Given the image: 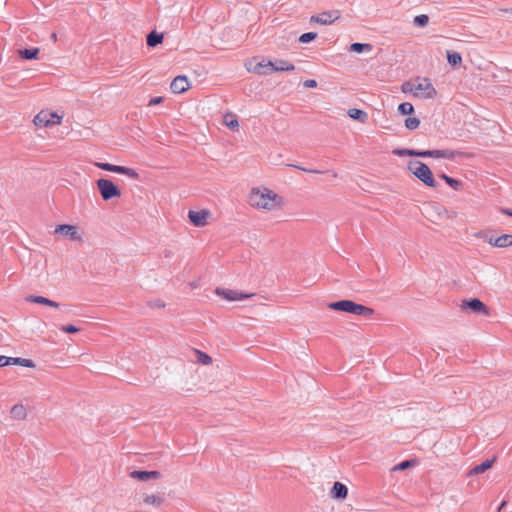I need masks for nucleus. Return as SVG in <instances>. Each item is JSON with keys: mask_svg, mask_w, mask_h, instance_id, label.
Here are the masks:
<instances>
[{"mask_svg": "<svg viewBox=\"0 0 512 512\" xmlns=\"http://www.w3.org/2000/svg\"><path fill=\"white\" fill-rule=\"evenodd\" d=\"M401 90L404 93H411L421 99H432L437 94L436 89L428 78L406 81L402 84Z\"/></svg>", "mask_w": 512, "mask_h": 512, "instance_id": "nucleus-1", "label": "nucleus"}, {"mask_svg": "<svg viewBox=\"0 0 512 512\" xmlns=\"http://www.w3.org/2000/svg\"><path fill=\"white\" fill-rule=\"evenodd\" d=\"M250 205L256 208L273 210L280 205V198L269 189H253L249 197Z\"/></svg>", "mask_w": 512, "mask_h": 512, "instance_id": "nucleus-2", "label": "nucleus"}, {"mask_svg": "<svg viewBox=\"0 0 512 512\" xmlns=\"http://www.w3.org/2000/svg\"><path fill=\"white\" fill-rule=\"evenodd\" d=\"M328 307L335 311H342L364 318H370L374 314V310L370 307L358 304L352 300H340L331 302Z\"/></svg>", "mask_w": 512, "mask_h": 512, "instance_id": "nucleus-3", "label": "nucleus"}, {"mask_svg": "<svg viewBox=\"0 0 512 512\" xmlns=\"http://www.w3.org/2000/svg\"><path fill=\"white\" fill-rule=\"evenodd\" d=\"M408 169L426 186L436 187L437 183L433 177V174L425 163L421 161H410L408 164Z\"/></svg>", "mask_w": 512, "mask_h": 512, "instance_id": "nucleus-4", "label": "nucleus"}, {"mask_svg": "<svg viewBox=\"0 0 512 512\" xmlns=\"http://www.w3.org/2000/svg\"><path fill=\"white\" fill-rule=\"evenodd\" d=\"M96 184L101 197L105 201L121 196L119 188L109 179L100 178L97 180Z\"/></svg>", "mask_w": 512, "mask_h": 512, "instance_id": "nucleus-5", "label": "nucleus"}, {"mask_svg": "<svg viewBox=\"0 0 512 512\" xmlns=\"http://www.w3.org/2000/svg\"><path fill=\"white\" fill-rule=\"evenodd\" d=\"M62 116H59L55 112L40 111L34 117V124L38 127H50L56 124H60Z\"/></svg>", "mask_w": 512, "mask_h": 512, "instance_id": "nucleus-6", "label": "nucleus"}, {"mask_svg": "<svg viewBox=\"0 0 512 512\" xmlns=\"http://www.w3.org/2000/svg\"><path fill=\"white\" fill-rule=\"evenodd\" d=\"M96 166L105 171L123 174V175H126L135 180L139 179L138 172L129 167L114 165V164H110V163H102V162L96 163Z\"/></svg>", "mask_w": 512, "mask_h": 512, "instance_id": "nucleus-7", "label": "nucleus"}, {"mask_svg": "<svg viewBox=\"0 0 512 512\" xmlns=\"http://www.w3.org/2000/svg\"><path fill=\"white\" fill-rule=\"evenodd\" d=\"M340 16L339 10L325 11L318 15H313L310 21L321 25H329L338 20Z\"/></svg>", "mask_w": 512, "mask_h": 512, "instance_id": "nucleus-8", "label": "nucleus"}, {"mask_svg": "<svg viewBox=\"0 0 512 512\" xmlns=\"http://www.w3.org/2000/svg\"><path fill=\"white\" fill-rule=\"evenodd\" d=\"M216 295L226 299L227 301H241L244 299H248L253 296V294H245L242 292H238L235 290L225 289V288H216Z\"/></svg>", "mask_w": 512, "mask_h": 512, "instance_id": "nucleus-9", "label": "nucleus"}, {"mask_svg": "<svg viewBox=\"0 0 512 512\" xmlns=\"http://www.w3.org/2000/svg\"><path fill=\"white\" fill-rule=\"evenodd\" d=\"M246 66L249 72L258 75H267L271 72L272 61H266L265 59H262L261 61L255 63L254 65L252 62H249L248 64H246Z\"/></svg>", "mask_w": 512, "mask_h": 512, "instance_id": "nucleus-10", "label": "nucleus"}, {"mask_svg": "<svg viewBox=\"0 0 512 512\" xmlns=\"http://www.w3.org/2000/svg\"><path fill=\"white\" fill-rule=\"evenodd\" d=\"M461 308L462 309H470L474 313L488 314L486 305L478 298L463 300V302L461 304Z\"/></svg>", "mask_w": 512, "mask_h": 512, "instance_id": "nucleus-11", "label": "nucleus"}, {"mask_svg": "<svg viewBox=\"0 0 512 512\" xmlns=\"http://www.w3.org/2000/svg\"><path fill=\"white\" fill-rule=\"evenodd\" d=\"M209 214L210 213L207 210H200V211L190 210L188 212V218L194 226L204 227L207 224V218H208Z\"/></svg>", "mask_w": 512, "mask_h": 512, "instance_id": "nucleus-12", "label": "nucleus"}, {"mask_svg": "<svg viewBox=\"0 0 512 512\" xmlns=\"http://www.w3.org/2000/svg\"><path fill=\"white\" fill-rule=\"evenodd\" d=\"M190 84L188 78L184 75H179L173 79L170 84L171 91L175 94H180L188 90Z\"/></svg>", "mask_w": 512, "mask_h": 512, "instance_id": "nucleus-13", "label": "nucleus"}, {"mask_svg": "<svg viewBox=\"0 0 512 512\" xmlns=\"http://www.w3.org/2000/svg\"><path fill=\"white\" fill-rule=\"evenodd\" d=\"M55 233H63L73 241L81 240V236L78 233V229L74 225L61 224L55 228Z\"/></svg>", "mask_w": 512, "mask_h": 512, "instance_id": "nucleus-14", "label": "nucleus"}, {"mask_svg": "<svg viewBox=\"0 0 512 512\" xmlns=\"http://www.w3.org/2000/svg\"><path fill=\"white\" fill-rule=\"evenodd\" d=\"M161 474L159 471L153 470V471H142V470H134L130 473V477L140 480V481H147L149 479H158L160 478Z\"/></svg>", "mask_w": 512, "mask_h": 512, "instance_id": "nucleus-15", "label": "nucleus"}, {"mask_svg": "<svg viewBox=\"0 0 512 512\" xmlns=\"http://www.w3.org/2000/svg\"><path fill=\"white\" fill-rule=\"evenodd\" d=\"M347 494H348V488L345 484L338 482V481L334 483L332 490H331L332 498L337 499V500H343L347 497Z\"/></svg>", "mask_w": 512, "mask_h": 512, "instance_id": "nucleus-16", "label": "nucleus"}, {"mask_svg": "<svg viewBox=\"0 0 512 512\" xmlns=\"http://www.w3.org/2000/svg\"><path fill=\"white\" fill-rule=\"evenodd\" d=\"M26 301L31 303L47 305L53 308H58L60 306L58 302H55L43 296L29 295L26 297Z\"/></svg>", "mask_w": 512, "mask_h": 512, "instance_id": "nucleus-17", "label": "nucleus"}, {"mask_svg": "<svg viewBox=\"0 0 512 512\" xmlns=\"http://www.w3.org/2000/svg\"><path fill=\"white\" fill-rule=\"evenodd\" d=\"M294 69L295 66L292 63L282 59L272 62L271 66V72L293 71Z\"/></svg>", "mask_w": 512, "mask_h": 512, "instance_id": "nucleus-18", "label": "nucleus"}, {"mask_svg": "<svg viewBox=\"0 0 512 512\" xmlns=\"http://www.w3.org/2000/svg\"><path fill=\"white\" fill-rule=\"evenodd\" d=\"M458 154L457 151L444 149V150H431V157L433 158H444L453 160L455 156Z\"/></svg>", "mask_w": 512, "mask_h": 512, "instance_id": "nucleus-19", "label": "nucleus"}, {"mask_svg": "<svg viewBox=\"0 0 512 512\" xmlns=\"http://www.w3.org/2000/svg\"><path fill=\"white\" fill-rule=\"evenodd\" d=\"M163 41V34L151 31L146 37V43L149 47H156Z\"/></svg>", "mask_w": 512, "mask_h": 512, "instance_id": "nucleus-20", "label": "nucleus"}, {"mask_svg": "<svg viewBox=\"0 0 512 512\" xmlns=\"http://www.w3.org/2000/svg\"><path fill=\"white\" fill-rule=\"evenodd\" d=\"M495 459H487L479 465H476L471 471V475H478L484 473L486 470L490 469L494 463Z\"/></svg>", "mask_w": 512, "mask_h": 512, "instance_id": "nucleus-21", "label": "nucleus"}, {"mask_svg": "<svg viewBox=\"0 0 512 512\" xmlns=\"http://www.w3.org/2000/svg\"><path fill=\"white\" fill-rule=\"evenodd\" d=\"M512 245V235L511 234H503L497 238H495L493 242V246L506 248Z\"/></svg>", "mask_w": 512, "mask_h": 512, "instance_id": "nucleus-22", "label": "nucleus"}, {"mask_svg": "<svg viewBox=\"0 0 512 512\" xmlns=\"http://www.w3.org/2000/svg\"><path fill=\"white\" fill-rule=\"evenodd\" d=\"M11 417L17 420H23L27 416L25 407L22 404H16L11 408Z\"/></svg>", "mask_w": 512, "mask_h": 512, "instance_id": "nucleus-23", "label": "nucleus"}, {"mask_svg": "<svg viewBox=\"0 0 512 512\" xmlns=\"http://www.w3.org/2000/svg\"><path fill=\"white\" fill-rule=\"evenodd\" d=\"M348 115L353 120L360 121L361 123H365L368 118V115L365 111L356 108L350 109L348 111Z\"/></svg>", "mask_w": 512, "mask_h": 512, "instance_id": "nucleus-24", "label": "nucleus"}, {"mask_svg": "<svg viewBox=\"0 0 512 512\" xmlns=\"http://www.w3.org/2000/svg\"><path fill=\"white\" fill-rule=\"evenodd\" d=\"M163 498L159 495H148L145 494L143 496V502L148 505H153L155 507H159L163 503Z\"/></svg>", "mask_w": 512, "mask_h": 512, "instance_id": "nucleus-25", "label": "nucleus"}, {"mask_svg": "<svg viewBox=\"0 0 512 512\" xmlns=\"http://www.w3.org/2000/svg\"><path fill=\"white\" fill-rule=\"evenodd\" d=\"M39 51V48L22 49L19 50V56L22 59L32 60L37 58Z\"/></svg>", "mask_w": 512, "mask_h": 512, "instance_id": "nucleus-26", "label": "nucleus"}, {"mask_svg": "<svg viewBox=\"0 0 512 512\" xmlns=\"http://www.w3.org/2000/svg\"><path fill=\"white\" fill-rule=\"evenodd\" d=\"M447 61L451 66H457L460 65L462 62V56L460 53L455 51L448 50L447 53Z\"/></svg>", "mask_w": 512, "mask_h": 512, "instance_id": "nucleus-27", "label": "nucleus"}, {"mask_svg": "<svg viewBox=\"0 0 512 512\" xmlns=\"http://www.w3.org/2000/svg\"><path fill=\"white\" fill-rule=\"evenodd\" d=\"M10 365H21V366L29 367V368L35 367V364L33 363L32 360L20 358V357H17V358L10 357Z\"/></svg>", "mask_w": 512, "mask_h": 512, "instance_id": "nucleus-28", "label": "nucleus"}, {"mask_svg": "<svg viewBox=\"0 0 512 512\" xmlns=\"http://www.w3.org/2000/svg\"><path fill=\"white\" fill-rule=\"evenodd\" d=\"M440 177L451 187L453 188L454 190L458 191L461 189L462 187V183L455 179V178H452L450 176H447L446 174L442 173L440 175Z\"/></svg>", "mask_w": 512, "mask_h": 512, "instance_id": "nucleus-29", "label": "nucleus"}, {"mask_svg": "<svg viewBox=\"0 0 512 512\" xmlns=\"http://www.w3.org/2000/svg\"><path fill=\"white\" fill-rule=\"evenodd\" d=\"M350 50L357 53H362L364 51H371L372 45L369 43H353L350 46Z\"/></svg>", "mask_w": 512, "mask_h": 512, "instance_id": "nucleus-30", "label": "nucleus"}, {"mask_svg": "<svg viewBox=\"0 0 512 512\" xmlns=\"http://www.w3.org/2000/svg\"><path fill=\"white\" fill-rule=\"evenodd\" d=\"M392 153L394 155H397V156H415L417 157V154H418V150H414V149H406V148H396L392 151Z\"/></svg>", "mask_w": 512, "mask_h": 512, "instance_id": "nucleus-31", "label": "nucleus"}, {"mask_svg": "<svg viewBox=\"0 0 512 512\" xmlns=\"http://www.w3.org/2000/svg\"><path fill=\"white\" fill-rule=\"evenodd\" d=\"M398 111L402 115H411L414 112V107L409 102H403L398 106Z\"/></svg>", "mask_w": 512, "mask_h": 512, "instance_id": "nucleus-32", "label": "nucleus"}, {"mask_svg": "<svg viewBox=\"0 0 512 512\" xmlns=\"http://www.w3.org/2000/svg\"><path fill=\"white\" fill-rule=\"evenodd\" d=\"M429 22V17L425 14L417 15L413 19V23L417 27H425Z\"/></svg>", "mask_w": 512, "mask_h": 512, "instance_id": "nucleus-33", "label": "nucleus"}, {"mask_svg": "<svg viewBox=\"0 0 512 512\" xmlns=\"http://www.w3.org/2000/svg\"><path fill=\"white\" fill-rule=\"evenodd\" d=\"M420 120L417 117H408L405 120V127L409 130H415L419 127Z\"/></svg>", "mask_w": 512, "mask_h": 512, "instance_id": "nucleus-34", "label": "nucleus"}, {"mask_svg": "<svg viewBox=\"0 0 512 512\" xmlns=\"http://www.w3.org/2000/svg\"><path fill=\"white\" fill-rule=\"evenodd\" d=\"M224 122L227 127L230 129H235L238 127V120L235 118L234 115H226L224 117Z\"/></svg>", "mask_w": 512, "mask_h": 512, "instance_id": "nucleus-35", "label": "nucleus"}, {"mask_svg": "<svg viewBox=\"0 0 512 512\" xmlns=\"http://www.w3.org/2000/svg\"><path fill=\"white\" fill-rule=\"evenodd\" d=\"M316 37H317V33H315V32L303 33L299 37V42H301V43H309V42L313 41Z\"/></svg>", "mask_w": 512, "mask_h": 512, "instance_id": "nucleus-36", "label": "nucleus"}, {"mask_svg": "<svg viewBox=\"0 0 512 512\" xmlns=\"http://www.w3.org/2000/svg\"><path fill=\"white\" fill-rule=\"evenodd\" d=\"M198 362L208 365L212 362V358L206 353L198 351Z\"/></svg>", "mask_w": 512, "mask_h": 512, "instance_id": "nucleus-37", "label": "nucleus"}, {"mask_svg": "<svg viewBox=\"0 0 512 512\" xmlns=\"http://www.w3.org/2000/svg\"><path fill=\"white\" fill-rule=\"evenodd\" d=\"M411 466H413V461L405 460V461L400 462L398 465H396L394 467V470L402 471V470H405L407 468H410Z\"/></svg>", "mask_w": 512, "mask_h": 512, "instance_id": "nucleus-38", "label": "nucleus"}, {"mask_svg": "<svg viewBox=\"0 0 512 512\" xmlns=\"http://www.w3.org/2000/svg\"><path fill=\"white\" fill-rule=\"evenodd\" d=\"M60 329L65 333H71V334L77 333L80 331V329L74 325H63V326H61Z\"/></svg>", "mask_w": 512, "mask_h": 512, "instance_id": "nucleus-39", "label": "nucleus"}, {"mask_svg": "<svg viewBox=\"0 0 512 512\" xmlns=\"http://www.w3.org/2000/svg\"><path fill=\"white\" fill-rule=\"evenodd\" d=\"M10 365V357L0 355V367Z\"/></svg>", "mask_w": 512, "mask_h": 512, "instance_id": "nucleus-40", "label": "nucleus"}, {"mask_svg": "<svg viewBox=\"0 0 512 512\" xmlns=\"http://www.w3.org/2000/svg\"><path fill=\"white\" fill-rule=\"evenodd\" d=\"M163 101V97H153L150 99L148 105L149 106H155L160 104Z\"/></svg>", "mask_w": 512, "mask_h": 512, "instance_id": "nucleus-41", "label": "nucleus"}, {"mask_svg": "<svg viewBox=\"0 0 512 512\" xmlns=\"http://www.w3.org/2000/svg\"><path fill=\"white\" fill-rule=\"evenodd\" d=\"M149 306L150 307H157V308H162L165 306V303L161 300H155V301H151L149 302Z\"/></svg>", "mask_w": 512, "mask_h": 512, "instance_id": "nucleus-42", "label": "nucleus"}, {"mask_svg": "<svg viewBox=\"0 0 512 512\" xmlns=\"http://www.w3.org/2000/svg\"><path fill=\"white\" fill-rule=\"evenodd\" d=\"M304 86L307 88H315L317 86V82L314 79H308L304 82Z\"/></svg>", "mask_w": 512, "mask_h": 512, "instance_id": "nucleus-43", "label": "nucleus"}, {"mask_svg": "<svg viewBox=\"0 0 512 512\" xmlns=\"http://www.w3.org/2000/svg\"><path fill=\"white\" fill-rule=\"evenodd\" d=\"M417 157H431V150H424V151H419L418 150V154H417Z\"/></svg>", "mask_w": 512, "mask_h": 512, "instance_id": "nucleus-44", "label": "nucleus"}, {"mask_svg": "<svg viewBox=\"0 0 512 512\" xmlns=\"http://www.w3.org/2000/svg\"><path fill=\"white\" fill-rule=\"evenodd\" d=\"M294 167H296L297 169H300L302 171L309 172V173H320V171H318V170H309V169L303 168L301 166L294 165Z\"/></svg>", "mask_w": 512, "mask_h": 512, "instance_id": "nucleus-45", "label": "nucleus"}, {"mask_svg": "<svg viewBox=\"0 0 512 512\" xmlns=\"http://www.w3.org/2000/svg\"><path fill=\"white\" fill-rule=\"evenodd\" d=\"M51 39H52L53 42H56L57 41V34L56 33H52Z\"/></svg>", "mask_w": 512, "mask_h": 512, "instance_id": "nucleus-46", "label": "nucleus"}, {"mask_svg": "<svg viewBox=\"0 0 512 512\" xmlns=\"http://www.w3.org/2000/svg\"><path fill=\"white\" fill-rule=\"evenodd\" d=\"M495 238L493 236H491L487 241L490 245L493 246V242H494Z\"/></svg>", "mask_w": 512, "mask_h": 512, "instance_id": "nucleus-47", "label": "nucleus"}, {"mask_svg": "<svg viewBox=\"0 0 512 512\" xmlns=\"http://www.w3.org/2000/svg\"><path fill=\"white\" fill-rule=\"evenodd\" d=\"M504 212H505L507 215L512 216V210L507 209V210H505Z\"/></svg>", "mask_w": 512, "mask_h": 512, "instance_id": "nucleus-48", "label": "nucleus"}, {"mask_svg": "<svg viewBox=\"0 0 512 512\" xmlns=\"http://www.w3.org/2000/svg\"><path fill=\"white\" fill-rule=\"evenodd\" d=\"M505 504H506V502H505V501H503V502L501 503V506H500V508H499V509H501Z\"/></svg>", "mask_w": 512, "mask_h": 512, "instance_id": "nucleus-49", "label": "nucleus"}]
</instances>
